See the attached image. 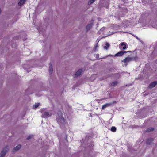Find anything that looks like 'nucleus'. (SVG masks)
I'll use <instances>...</instances> for the list:
<instances>
[{
    "label": "nucleus",
    "instance_id": "23",
    "mask_svg": "<svg viewBox=\"0 0 157 157\" xmlns=\"http://www.w3.org/2000/svg\"><path fill=\"white\" fill-rule=\"evenodd\" d=\"M104 28H102L101 29V30H102V29H104Z\"/></svg>",
    "mask_w": 157,
    "mask_h": 157
},
{
    "label": "nucleus",
    "instance_id": "17",
    "mask_svg": "<svg viewBox=\"0 0 157 157\" xmlns=\"http://www.w3.org/2000/svg\"><path fill=\"white\" fill-rule=\"evenodd\" d=\"M92 26L91 24H88L87 25L86 28L88 30L90 29L92 27Z\"/></svg>",
    "mask_w": 157,
    "mask_h": 157
},
{
    "label": "nucleus",
    "instance_id": "15",
    "mask_svg": "<svg viewBox=\"0 0 157 157\" xmlns=\"http://www.w3.org/2000/svg\"><path fill=\"white\" fill-rule=\"evenodd\" d=\"M39 103H36L33 106V108L34 109H36L39 105Z\"/></svg>",
    "mask_w": 157,
    "mask_h": 157
},
{
    "label": "nucleus",
    "instance_id": "3",
    "mask_svg": "<svg viewBox=\"0 0 157 157\" xmlns=\"http://www.w3.org/2000/svg\"><path fill=\"white\" fill-rule=\"evenodd\" d=\"M134 58L133 57L128 56L122 61V62L125 63V66H127L128 63L133 61Z\"/></svg>",
    "mask_w": 157,
    "mask_h": 157
},
{
    "label": "nucleus",
    "instance_id": "16",
    "mask_svg": "<svg viewBox=\"0 0 157 157\" xmlns=\"http://www.w3.org/2000/svg\"><path fill=\"white\" fill-rule=\"evenodd\" d=\"M153 140V139L151 138L148 139L147 141V144H150L151 142Z\"/></svg>",
    "mask_w": 157,
    "mask_h": 157
},
{
    "label": "nucleus",
    "instance_id": "7",
    "mask_svg": "<svg viewBox=\"0 0 157 157\" xmlns=\"http://www.w3.org/2000/svg\"><path fill=\"white\" fill-rule=\"evenodd\" d=\"M128 52H126L123 50L121 51L116 53L115 56H123L124 53H126Z\"/></svg>",
    "mask_w": 157,
    "mask_h": 157
},
{
    "label": "nucleus",
    "instance_id": "21",
    "mask_svg": "<svg viewBox=\"0 0 157 157\" xmlns=\"http://www.w3.org/2000/svg\"><path fill=\"white\" fill-rule=\"evenodd\" d=\"M95 56V57H96L97 58H98V57H98V56H99V55H98V54H96Z\"/></svg>",
    "mask_w": 157,
    "mask_h": 157
},
{
    "label": "nucleus",
    "instance_id": "20",
    "mask_svg": "<svg viewBox=\"0 0 157 157\" xmlns=\"http://www.w3.org/2000/svg\"><path fill=\"white\" fill-rule=\"evenodd\" d=\"M31 136H28V137L26 139V140H29L30 139H31Z\"/></svg>",
    "mask_w": 157,
    "mask_h": 157
},
{
    "label": "nucleus",
    "instance_id": "14",
    "mask_svg": "<svg viewBox=\"0 0 157 157\" xmlns=\"http://www.w3.org/2000/svg\"><path fill=\"white\" fill-rule=\"evenodd\" d=\"M154 130V128H152L150 127L148 128L146 131V132H150L153 131Z\"/></svg>",
    "mask_w": 157,
    "mask_h": 157
},
{
    "label": "nucleus",
    "instance_id": "6",
    "mask_svg": "<svg viewBox=\"0 0 157 157\" xmlns=\"http://www.w3.org/2000/svg\"><path fill=\"white\" fill-rule=\"evenodd\" d=\"M83 71V69L82 68L78 70L75 73L74 75V77L77 78L80 76L81 74Z\"/></svg>",
    "mask_w": 157,
    "mask_h": 157
},
{
    "label": "nucleus",
    "instance_id": "4",
    "mask_svg": "<svg viewBox=\"0 0 157 157\" xmlns=\"http://www.w3.org/2000/svg\"><path fill=\"white\" fill-rule=\"evenodd\" d=\"M9 149V147L7 146L4 148L1 152L0 157H5V156Z\"/></svg>",
    "mask_w": 157,
    "mask_h": 157
},
{
    "label": "nucleus",
    "instance_id": "22",
    "mask_svg": "<svg viewBox=\"0 0 157 157\" xmlns=\"http://www.w3.org/2000/svg\"><path fill=\"white\" fill-rule=\"evenodd\" d=\"M98 47V45H96L95 47L94 48H97V47Z\"/></svg>",
    "mask_w": 157,
    "mask_h": 157
},
{
    "label": "nucleus",
    "instance_id": "8",
    "mask_svg": "<svg viewBox=\"0 0 157 157\" xmlns=\"http://www.w3.org/2000/svg\"><path fill=\"white\" fill-rule=\"evenodd\" d=\"M157 84V82L154 81L151 83L149 86V88H152L155 86Z\"/></svg>",
    "mask_w": 157,
    "mask_h": 157
},
{
    "label": "nucleus",
    "instance_id": "10",
    "mask_svg": "<svg viewBox=\"0 0 157 157\" xmlns=\"http://www.w3.org/2000/svg\"><path fill=\"white\" fill-rule=\"evenodd\" d=\"M26 0H20L19 2L18 3V5L21 6L23 5L26 2Z\"/></svg>",
    "mask_w": 157,
    "mask_h": 157
},
{
    "label": "nucleus",
    "instance_id": "12",
    "mask_svg": "<svg viewBox=\"0 0 157 157\" xmlns=\"http://www.w3.org/2000/svg\"><path fill=\"white\" fill-rule=\"evenodd\" d=\"M21 147V145H18L16 147H14L13 149V151L14 152L15 151H17Z\"/></svg>",
    "mask_w": 157,
    "mask_h": 157
},
{
    "label": "nucleus",
    "instance_id": "24",
    "mask_svg": "<svg viewBox=\"0 0 157 157\" xmlns=\"http://www.w3.org/2000/svg\"><path fill=\"white\" fill-rule=\"evenodd\" d=\"M136 38L137 39H138V38H137V36H136Z\"/></svg>",
    "mask_w": 157,
    "mask_h": 157
},
{
    "label": "nucleus",
    "instance_id": "13",
    "mask_svg": "<svg viewBox=\"0 0 157 157\" xmlns=\"http://www.w3.org/2000/svg\"><path fill=\"white\" fill-rule=\"evenodd\" d=\"M110 46V44L108 42H106L105 46L104 47V48L105 50H107Z\"/></svg>",
    "mask_w": 157,
    "mask_h": 157
},
{
    "label": "nucleus",
    "instance_id": "19",
    "mask_svg": "<svg viewBox=\"0 0 157 157\" xmlns=\"http://www.w3.org/2000/svg\"><path fill=\"white\" fill-rule=\"evenodd\" d=\"M117 83L118 82L117 81H114L111 83V85L112 86H113L117 84Z\"/></svg>",
    "mask_w": 157,
    "mask_h": 157
},
{
    "label": "nucleus",
    "instance_id": "1",
    "mask_svg": "<svg viewBox=\"0 0 157 157\" xmlns=\"http://www.w3.org/2000/svg\"><path fill=\"white\" fill-rule=\"evenodd\" d=\"M62 113L61 112H59L56 118L57 122L61 126L65 123V120L62 117Z\"/></svg>",
    "mask_w": 157,
    "mask_h": 157
},
{
    "label": "nucleus",
    "instance_id": "2",
    "mask_svg": "<svg viewBox=\"0 0 157 157\" xmlns=\"http://www.w3.org/2000/svg\"><path fill=\"white\" fill-rule=\"evenodd\" d=\"M40 112L42 113V117L44 118H46L50 116L51 115V113L48 111H45L44 109H41L40 110Z\"/></svg>",
    "mask_w": 157,
    "mask_h": 157
},
{
    "label": "nucleus",
    "instance_id": "11",
    "mask_svg": "<svg viewBox=\"0 0 157 157\" xmlns=\"http://www.w3.org/2000/svg\"><path fill=\"white\" fill-rule=\"evenodd\" d=\"M49 72L50 74H51L52 73L53 71L52 67V64L51 63L49 64Z\"/></svg>",
    "mask_w": 157,
    "mask_h": 157
},
{
    "label": "nucleus",
    "instance_id": "5",
    "mask_svg": "<svg viewBox=\"0 0 157 157\" xmlns=\"http://www.w3.org/2000/svg\"><path fill=\"white\" fill-rule=\"evenodd\" d=\"M127 44L124 42L121 43L119 45V48L121 50H125L127 48L126 46Z\"/></svg>",
    "mask_w": 157,
    "mask_h": 157
},
{
    "label": "nucleus",
    "instance_id": "18",
    "mask_svg": "<svg viewBox=\"0 0 157 157\" xmlns=\"http://www.w3.org/2000/svg\"><path fill=\"white\" fill-rule=\"evenodd\" d=\"M111 130L113 132H115L116 130V128L115 127L113 126L111 128Z\"/></svg>",
    "mask_w": 157,
    "mask_h": 157
},
{
    "label": "nucleus",
    "instance_id": "9",
    "mask_svg": "<svg viewBox=\"0 0 157 157\" xmlns=\"http://www.w3.org/2000/svg\"><path fill=\"white\" fill-rule=\"evenodd\" d=\"M112 104V103H111L105 104L102 106V109L104 110L105 108L111 106Z\"/></svg>",
    "mask_w": 157,
    "mask_h": 157
}]
</instances>
